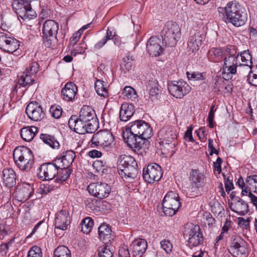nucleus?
I'll return each mask as SVG.
<instances>
[{
	"mask_svg": "<svg viewBox=\"0 0 257 257\" xmlns=\"http://www.w3.org/2000/svg\"><path fill=\"white\" fill-rule=\"evenodd\" d=\"M152 129L149 123L138 119L131 122L123 133V139L127 146L134 151L143 156L149 144L147 139L152 136Z\"/></svg>",
	"mask_w": 257,
	"mask_h": 257,
	"instance_id": "f257e3e1",
	"label": "nucleus"
},
{
	"mask_svg": "<svg viewBox=\"0 0 257 257\" xmlns=\"http://www.w3.org/2000/svg\"><path fill=\"white\" fill-rule=\"evenodd\" d=\"M219 16L226 23H230L236 27L244 25L247 20L246 9L235 1L228 3L224 8H218Z\"/></svg>",
	"mask_w": 257,
	"mask_h": 257,
	"instance_id": "f03ea898",
	"label": "nucleus"
},
{
	"mask_svg": "<svg viewBox=\"0 0 257 257\" xmlns=\"http://www.w3.org/2000/svg\"><path fill=\"white\" fill-rule=\"evenodd\" d=\"M13 158L16 165L22 171H29L34 164L32 151L25 146L16 148L13 152Z\"/></svg>",
	"mask_w": 257,
	"mask_h": 257,
	"instance_id": "7ed1b4c3",
	"label": "nucleus"
},
{
	"mask_svg": "<svg viewBox=\"0 0 257 257\" xmlns=\"http://www.w3.org/2000/svg\"><path fill=\"white\" fill-rule=\"evenodd\" d=\"M181 35V28L177 23L173 21L166 22L161 32L163 45L165 47L175 46Z\"/></svg>",
	"mask_w": 257,
	"mask_h": 257,
	"instance_id": "20e7f679",
	"label": "nucleus"
},
{
	"mask_svg": "<svg viewBox=\"0 0 257 257\" xmlns=\"http://www.w3.org/2000/svg\"><path fill=\"white\" fill-rule=\"evenodd\" d=\"M91 142L92 145L101 147L107 152H112L116 148L114 137L108 131H99L94 134Z\"/></svg>",
	"mask_w": 257,
	"mask_h": 257,
	"instance_id": "39448f33",
	"label": "nucleus"
},
{
	"mask_svg": "<svg viewBox=\"0 0 257 257\" xmlns=\"http://www.w3.org/2000/svg\"><path fill=\"white\" fill-rule=\"evenodd\" d=\"M228 250L234 257H247L249 254V245L240 236L233 235L230 237Z\"/></svg>",
	"mask_w": 257,
	"mask_h": 257,
	"instance_id": "423d86ee",
	"label": "nucleus"
},
{
	"mask_svg": "<svg viewBox=\"0 0 257 257\" xmlns=\"http://www.w3.org/2000/svg\"><path fill=\"white\" fill-rule=\"evenodd\" d=\"M181 205L179 194L175 191H169L162 201L163 210L165 215L168 216L174 215Z\"/></svg>",
	"mask_w": 257,
	"mask_h": 257,
	"instance_id": "0eeeda50",
	"label": "nucleus"
},
{
	"mask_svg": "<svg viewBox=\"0 0 257 257\" xmlns=\"http://www.w3.org/2000/svg\"><path fill=\"white\" fill-rule=\"evenodd\" d=\"M59 29V25L54 20L46 21L43 25V43L45 46L50 48L54 46L57 41V34Z\"/></svg>",
	"mask_w": 257,
	"mask_h": 257,
	"instance_id": "6e6552de",
	"label": "nucleus"
},
{
	"mask_svg": "<svg viewBox=\"0 0 257 257\" xmlns=\"http://www.w3.org/2000/svg\"><path fill=\"white\" fill-rule=\"evenodd\" d=\"M189 179L192 187L188 189L187 194L197 196L199 193V189L205 185V176L198 169H192L189 173Z\"/></svg>",
	"mask_w": 257,
	"mask_h": 257,
	"instance_id": "1a4fd4ad",
	"label": "nucleus"
},
{
	"mask_svg": "<svg viewBox=\"0 0 257 257\" xmlns=\"http://www.w3.org/2000/svg\"><path fill=\"white\" fill-rule=\"evenodd\" d=\"M158 137L161 140V145L164 147L169 146L174 149L177 144V132L176 129L172 126H167L162 128L158 133Z\"/></svg>",
	"mask_w": 257,
	"mask_h": 257,
	"instance_id": "9d476101",
	"label": "nucleus"
},
{
	"mask_svg": "<svg viewBox=\"0 0 257 257\" xmlns=\"http://www.w3.org/2000/svg\"><path fill=\"white\" fill-rule=\"evenodd\" d=\"M184 236L188 237L187 245L191 248L201 244L204 240L198 225H192L188 230L185 231Z\"/></svg>",
	"mask_w": 257,
	"mask_h": 257,
	"instance_id": "9b49d317",
	"label": "nucleus"
},
{
	"mask_svg": "<svg viewBox=\"0 0 257 257\" xmlns=\"http://www.w3.org/2000/svg\"><path fill=\"white\" fill-rule=\"evenodd\" d=\"M161 167L156 163H151L144 168L143 177L145 182L148 183H153L159 181L162 176Z\"/></svg>",
	"mask_w": 257,
	"mask_h": 257,
	"instance_id": "f8f14e48",
	"label": "nucleus"
},
{
	"mask_svg": "<svg viewBox=\"0 0 257 257\" xmlns=\"http://www.w3.org/2000/svg\"><path fill=\"white\" fill-rule=\"evenodd\" d=\"M170 94L177 98H182L191 90V87L183 80L173 81L168 84Z\"/></svg>",
	"mask_w": 257,
	"mask_h": 257,
	"instance_id": "ddd939ff",
	"label": "nucleus"
},
{
	"mask_svg": "<svg viewBox=\"0 0 257 257\" xmlns=\"http://www.w3.org/2000/svg\"><path fill=\"white\" fill-rule=\"evenodd\" d=\"M71 223V217L68 210L62 209L55 215L54 220L55 233H58V230H66Z\"/></svg>",
	"mask_w": 257,
	"mask_h": 257,
	"instance_id": "4468645a",
	"label": "nucleus"
},
{
	"mask_svg": "<svg viewBox=\"0 0 257 257\" xmlns=\"http://www.w3.org/2000/svg\"><path fill=\"white\" fill-rule=\"evenodd\" d=\"M88 192L93 196L99 199L107 197L111 191L110 186L106 183L90 184L87 187Z\"/></svg>",
	"mask_w": 257,
	"mask_h": 257,
	"instance_id": "2eb2a0df",
	"label": "nucleus"
},
{
	"mask_svg": "<svg viewBox=\"0 0 257 257\" xmlns=\"http://www.w3.org/2000/svg\"><path fill=\"white\" fill-rule=\"evenodd\" d=\"M58 171L50 162L42 164L37 170V176L41 180H51L56 177Z\"/></svg>",
	"mask_w": 257,
	"mask_h": 257,
	"instance_id": "dca6fc26",
	"label": "nucleus"
},
{
	"mask_svg": "<svg viewBox=\"0 0 257 257\" xmlns=\"http://www.w3.org/2000/svg\"><path fill=\"white\" fill-rule=\"evenodd\" d=\"M26 113L31 120L34 121L40 120L45 116L42 107L37 101H32L28 104Z\"/></svg>",
	"mask_w": 257,
	"mask_h": 257,
	"instance_id": "f3484780",
	"label": "nucleus"
},
{
	"mask_svg": "<svg viewBox=\"0 0 257 257\" xmlns=\"http://www.w3.org/2000/svg\"><path fill=\"white\" fill-rule=\"evenodd\" d=\"M0 45L2 46L1 48L5 51L13 53L19 48L20 44L19 42L16 39L7 37L6 34L1 33L0 35Z\"/></svg>",
	"mask_w": 257,
	"mask_h": 257,
	"instance_id": "a211bd4d",
	"label": "nucleus"
},
{
	"mask_svg": "<svg viewBox=\"0 0 257 257\" xmlns=\"http://www.w3.org/2000/svg\"><path fill=\"white\" fill-rule=\"evenodd\" d=\"M202 35L200 32L193 31L190 32V37L187 44V50L189 54L195 53L198 51L202 44Z\"/></svg>",
	"mask_w": 257,
	"mask_h": 257,
	"instance_id": "6ab92c4d",
	"label": "nucleus"
},
{
	"mask_svg": "<svg viewBox=\"0 0 257 257\" xmlns=\"http://www.w3.org/2000/svg\"><path fill=\"white\" fill-rule=\"evenodd\" d=\"M232 202L229 203L230 209L238 215L243 216L249 211L248 204L238 196L232 198Z\"/></svg>",
	"mask_w": 257,
	"mask_h": 257,
	"instance_id": "aec40b11",
	"label": "nucleus"
},
{
	"mask_svg": "<svg viewBox=\"0 0 257 257\" xmlns=\"http://www.w3.org/2000/svg\"><path fill=\"white\" fill-rule=\"evenodd\" d=\"M160 40L157 36L151 37L147 44V50L152 56H158L162 52L163 48L160 44Z\"/></svg>",
	"mask_w": 257,
	"mask_h": 257,
	"instance_id": "412c9836",
	"label": "nucleus"
},
{
	"mask_svg": "<svg viewBox=\"0 0 257 257\" xmlns=\"http://www.w3.org/2000/svg\"><path fill=\"white\" fill-rule=\"evenodd\" d=\"M148 243L145 239H135L130 245L133 257H141L146 251Z\"/></svg>",
	"mask_w": 257,
	"mask_h": 257,
	"instance_id": "4be33fe9",
	"label": "nucleus"
},
{
	"mask_svg": "<svg viewBox=\"0 0 257 257\" xmlns=\"http://www.w3.org/2000/svg\"><path fill=\"white\" fill-rule=\"evenodd\" d=\"M34 192V189L29 184H23L16 189V199L19 202H24L29 199Z\"/></svg>",
	"mask_w": 257,
	"mask_h": 257,
	"instance_id": "5701e85b",
	"label": "nucleus"
},
{
	"mask_svg": "<svg viewBox=\"0 0 257 257\" xmlns=\"http://www.w3.org/2000/svg\"><path fill=\"white\" fill-rule=\"evenodd\" d=\"M118 174L124 180H131L136 178L139 173L138 164H133L125 169H118Z\"/></svg>",
	"mask_w": 257,
	"mask_h": 257,
	"instance_id": "b1692460",
	"label": "nucleus"
},
{
	"mask_svg": "<svg viewBox=\"0 0 257 257\" xmlns=\"http://www.w3.org/2000/svg\"><path fill=\"white\" fill-rule=\"evenodd\" d=\"M77 90V87L73 82H67L61 90L63 99L67 101H72L74 99Z\"/></svg>",
	"mask_w": 257,
	"mask_h": 257,
	"instance_id": "393cba45",
	"label": "nucleus"
},
{
	"mask_svg": "<svg viewBox=\"0 0 257 257\" xmlns=\"http://www.w3.org/2000/svg\"><path fill=\"white\" fill-rule=\"evenodd\" d=\"M17 176L14 170L11 168L5 169L3 171V182L8 188L13 187L16 184Z\"/></svg>",
	"mask_w": 257,
	"mask_h": 257,
	"instance_id": "a878e982",
	"label": "nucleus"
},
{
	"mask_svg": "<svg viewBox=\"0 0 257 257\" xmlns=\"http://www.w3.org/2000/svg\"><path fill=\"white\" fill-rule=\"evenodd\" d=\"M112 231L110 226L106 224H102L98 227V235L99 239L103 241L105 244L110 243L113 239L112 235Z\"/></svg>",
	"mask_w": 257,
	"mask_h": 257,
	"instance_id": "bb28decb",
	"label": "nucleus"
},
{
	"mask_svg": "<svg viewBox=\"0 0 257 257\" xmlns=\"http://www.w3.org/2000/svg\"><path fill=\"white\" fill-rule=\"evenodd\" d=\"M135 112L134 105L132 103L122 104L119 110V118L122 121L129 120Z\"/></svg>",
	"mask_w": 257,
	"mask_h": 257,
	"instance_id": "cd10ccee",
	"label": "nucleus"
},
{
	"mask_svg": "<svg viewBox=\"0 0 257 257\" xmlns=\"http://www.w3.org/2000/svg\"><path fill=\"white\" fill-rule=\"evenodd\" d=\"M79 117L85 123L97 118L95 112L91 107L84 105L81 109Z\"/></svg>",
	"mask_w": 257,
	"mask_h": 257,
	"instance_id": "c85d7f7f",
	"label": "nucleus"
},
{
	"mask_svg": "<svg viewBox=\"0 0 257 257\" xmlns=\"http://www.w3.org/2000/svg\"><path fill=\"white\" fill-rule=\"evenodd\" d=\"M38 129L34 126L24 127L21 130V136L26 142L31 141L36 134Z\"/></svg>",
	"mask_w": 257,
	"mask_h": 257,
	"instance_id": "c756f323",
	"label": "nucleus"
},
{
	"mask_svg": "<svg viewBox=\"0 0 257 257\" xmlns=\"http://www.w3.org/2000/svg\"><path fill=\"white\" fill-rule=\"evenodd\" d=\"M224 51L220 48H212L207 53L209 60L213 62H218L223 58Z\"/></svg>",
	"mask_w": 257,
	"mask_h": 257,
	"instance_id": "7c9ffc66",
	"label": "nucleus"
},
{
	"mask_svg": "<svg viewBox=\"0 0 257 257\" xmlns=\"http://www.w3.org/2000/svg\"><path fill=\"white\" fill-rule=\"evenodd\" d=\"M158 82L155 78H152L148 81V87L150 88V97L153 100L157 98L160 89L158 87Z\"/></svg>",
	"mask_w": 257,
	"mask_h": 257,
	"instance_id": "2f4dec72",
	"label": "nucleus"
},
{
	"mask_svg": "<svg viewBox=\"0 0 257 257\" xmlns=\"http://www.w3.org/2000/svg\"><path fill=\"white\" fill-rule=\"evenodd\" d=\"M118 162V169H125L137 163L133 157L125 155L120 156Z\"/></svg>",
	"mask_w": 257,
	"mask_h": 257,
	"instance_id": "473e14b6",
	"label": "nucleus"
},
{
	"mask_svg": "<svg viewBox=\"0 0 257 257\" xmlns=\"http://www.w3.org/2000/svg\"><path fill=\"white\" fill-rule=\"evenodd\" d=\"M40 138L45 144L52 149H58L60 146L59 143L53 136L42 134L40 135Z\"/></svg>",
	"mask_w": 257,
	"mask_h": 257,
	"instance_id": "72a5a7b5",
	"label": "nucleus"
},
{
	"mask_svg": "<svg viewBox=\"0 0 257 257\" xmlns=\"http://www.w3.org/2000/svg\"><path fill=\"white\" fill-rule=\"evenodd\" d=\"M35 76L29 73L28 71L24 72L19 79L18 83L23 87H29L35 82Z\"/></svg>",
	"mask_w": 257,
	"mask_h": 257,
	"instance_id": "f704fd0d",
	"label": "nucleus"
},
{
	"mask_svg": "<svg viewBox=\"0 0 257 257\" xmlns=\"http://www.w3.org/2000/svg\"><path fill=\"white\" fill-rule=\"evenodd\" d=\"M72 173V170L69 168V165H66V167L64 169L58 170V173L56 174L57 177L56 179V181L58 183H61L65 181L70 176Z\"/></svg>",
	"mask_w": 257,
	"mask_h": 257,
	"instance_id": "c9c22d12",
	"label": "nucleus"
},
{
	"mask_svg": "<svg viewBox=\"0 0 257 257\" xmlns=\"http://www.w3.org/2000/svg\"><path fill=\"white\" fill-rule=\"evenodd\" d=\"M106 84L103 81L97 80L95 83V89L98 95L106 97L108 96V93L106 87Z\"/></svg>",
	"mask_w": 257,
	"mask_h": 257,
	"instance_id": "e433bc0d",
	"label": "nucleus"
},
{
	"mask_svg": "<svg viewBox=\"0 0 257 257\" xmlns=\"http://www.w3.org/2000/svg\"><path fill=\"white\" fill-rule=\"evenodd\" d=\"M245 182L248 191L257 192V175L247 176Z\"/></svg>",
	"mask_w": 257,
	"mask_h": 257,
	"instance_id": "4c0bfd02",
	"label": "nucleus"
},
{
	"mask_svg": "<svg viewBox=\"0 0 257 257\" xmlns=\"http://www.w3.org/2000/svg\"><path fill=\"white\" fill-rule=\"evenodd\" d=\"M54 257H71L70 250L64 245L58 246L53 253Z\"/></svg>",
	"mask_w": 257,
	"mask_h": 257,
	"instance_id": "58836bf2",
	"label": "nucleus"
},
{
	"mask_svg": "<svg viewBox=\"0 0 257 257\" xmlns=\"http://www.w3.org/2000/svg\"><path fill=\"white\" fill-rule=\"evenodd\" d=\"M241 57V60L243 64L242 65L248 66L251 68L252 66V56L248 50L243 51L238 53Z\"/></svg>",
	"mask_w": 257,
	"mask_h": 257,
	"instance_id": "ea45409f",
	"label": "nucleus"
},
{
	"mask_svg": "<svg viewBox=\"0 0 257 257\" xmlns=\"http://www.w3.org/2000/svg\"><path fill=\"white\" fill-rule=\"evenodd\" d=\"M81 225L82 231L87 234L90 232L93 226V220L89 217H86L82 221Z\"/></svg>",
	"mask_w": 257,
	"mask_h": 257,
	"instance_id": "a19ab883",
	"label": "nucleus"
},
{
	"mask_svg": "<svg viewBox=\"0 0 257 257\" xmlns=\"http://www.w3.org/2000/svg\"><path fill=\"white\" fill-rule=\"evenodd\" d=\"M237 65H229L228 66L223 67L222 75L223 78L225 80H229L231 79L233 74H235L236 73V68Z\"/></svg>",
	"mask_w": 257,
	"mask_h": 257,
	"instance_id": "79ce46f5",
	"label": "nucleus"
},
{
	"mask_svg": "<svg viewBox=\"0 0 257 257\" xmlns=\"http://www.w3.org/2000/svg\"><path fill=\"white\" fill-rule=\"evenodd\" d=\"M99 257H112V252L107 244L102 245L97 249Z\"/></svg>",
	"mask_w": 257,
	"mask_h": 257,
	"instance_id": "37998d69",
	"label": "nucleus"
},
{
	"mask_svg": "<svg viewBox=\"0 0 257 257\" xmlns=\"http://www.w3.org/2000/svg\"><path fill=\"white\" fill-rule=\"evenodd\" d=\"M238 56L239 54H238L236 56H235L233 54H230L228 57H225L224 58V63L223 67H226L229 65H231L232 66H233V65H237V59Z\"/></svg>",
	"mask_w": 257,
	"mask_h": 257,
	"instance_id": "c03bdc74",
	"label": "nucleus"
},
{
	"mask_svg": "<svg viewBox=\"0 0 257 257\" xmlns=\"http://www.w3.org/2000/svg\"><path fill=\"white\" fill-rule=\"evenodd\" d=\"M97 118L92 120L89 122L86 123V126L85 127V133H93L98 127Z\"/></svg>",
	"mask_w": 257,
	"mask_h": 257,
	"instance_id": "a18cd8bd",
	"label": "nucleus"
},
{
	"mask_svg": "<svg viewBox=\"0 0 257 257\" xmlns=\"http://www.w3.org/2000/svg\"><path fill=\"white\" fill-rule=\"evenodd\" d=\"M10 196V191L6 192L5 196H3V201L5 203L1 207V208L6 209V211H8L9 212H10V210H12V205L11 203L9 202Z\"/></svg>",
	"mask_w": 257,
	"mask_h": 257,
	"instance_id": "49530a36",
	"label": "nucleus"
},
{
	"mask_svg": "<svg viewBox=\"0 0 257 257\" xmlns=\"http://www.w3.org/2000/svg\"><path fill=\"white\" fill-rule=\"evenodd\" d=\"M186 75L189 80L197 81L204 80L205 79L203 74L199 72H193L191 73L187 72Z\"/></svg>",
	"mask_w": 257,
	"mask_h": 257,
	"instance_id": "de8ad7c7",
	"label": "nucleus"
},
{
	"mask_svg": "<svg viewBox=\"0 0 257 257\" xmlns=\"http://www.w3.org/2000/svg\"><path fill=\"white\" fill-rule=\"evenodd\" d=\"M50 113L52 117L59 118L62 115V109L59 105H52L50 108Z\"/></svg>",
	"mask_w": 257,
	"mask_h": 257,
	"instance_id": "09e8293b",
	"label": "nucleus"
},
{
	"mask_svg": "<svg viewBox=\"0 0 257 257\" xmlns=\"http://www.w3.org/2000/svg\"><path fill=\"white\" fill-rule=\"evenodd\" d=\"M122 93L130 99H132L137 97V93L135 90L131 86H125L123 90Z\"/></svg>",
	"mask_w": 257,
	"mask_h": 257,
	"instance_id": "8fccbe9b",
	"label": "nucleus"
},
{
	"mask_svg": "<svg viewBox=\"0 0 257 257\" xmlns=\"http://www.w3.org/2000/svg\"><path fill=\"white\" fill-rule=\"evenodd\" d=\"M41 249L38 246H33L28 252L27 257H42Z\"/></svg>",
	"mask_w": 257,
	"mask_h": 257,
	"instance_id": "3c124183",
	"label": "nucleus"
},
{
	"mask_svg": "<svg viewBox=\"0 0 257 257\" xmlns=\"http://www.w3.org/2000/svg\"><path fill=\"white\" fill-rule=\"evenodd\" d=\"M64 159L62 158V156L61 158H56L54 160L50 162L51 164H53L55 168L58 171V170L61 169H64L65 167H66V165L64 163Z\"/></svg>",
	"mask_w": 257,
	"mask_h": 257,
	"instance_id": "603ef678",
	"label": "nucleus"
},
{
	"mask_svg": "<svg viewBox=\"0 0 257 257\" xmlns=\"http://www.w3.org/2000/svg\"><path fill=\"white\" fill-rule=\"evenodd\" d=\"M75 153L73 151L68 150L66 151L65 155L62 156V158L66 161L68 165L71 164L75 158Z\"/></svg>",
	"mask_w": 257,
	"mask_h": 257,
	"instance_id": "864d4df0",
	"label": "nucleus"
},
{
	"mask_svg": "<svg viewBox=\"0 0 257 257\" xmlns=\"http://www.w3.org/2000/svg\"><path fill=\"white\" fill-rule=\"evenodd\" d=\"M85 124L86 123L82 121L81 119L79 117L76 126L73 129L74 131L79 134H84L85 127L86 126Z\"/></svg>",
	"mask_w": 257,
	"mask_h": 257,
	"instance_id": "5fc2aeb1",
	"label": "nucleus"
},
{
	"mask_svg": "<svg viewBox=\"0 0 257 257\" xmlns=\"http://www.w3.org/2000/svg\"><path fill=\"white\" fill-rule=\"evenodd\" d=\"M161 248L164 250L167 253H170L172 250L173 245L171 242L168 239H164L160 242Z\"/></svg>",
	"mask_w": 257,
	"mask_h": 257,
	"instance_id": "6e6d98bb",
	"label": "nucleus"
},
{
	"mask_svg": "<svg viewBox=\"0 0 257 257\" xmlns=\"http://www.w3.org/2000/svg\"><path fill=\"white\" fill-rule=\"evenodd\" d=\"M247 80L249 83L254 86H257V70L254 72L250 71L247 75Z\"/></svg>",
	"mask_w": 257,
	"mask_h": 257,
	"instance_id": "4d7b16f0",
	"label": "nucleus"
},
{
	"mask_svg": "<svg viewBox=\"0 0 257 257\" xmlns=\"http://www.w3.org/2000/svg\"><path fill=\"white\" fill-rule=\"evenodd\" d=\"M94 168H96L97 171H102V173L104 172L106 170V162L102 160H96L93 164Z\"/></svg>",
	"mask_w": 257,
	"mask_h": 257,
	"instance_id": "13d9d810",
	"label": "nucleus"
},
{
	"mask_svg": "<svg viewBox=\"0 0 257 257\" xmlns=\"http://www.w3.org/2000/svg\"><path fill=\"white\" fill-rule=\"evenodd\" d=\"M81 33L80 31L73 34V36L70 38L69 47H73L79 41Z\"/></svg>",
	"mask_w": 257,
	"mask_h": 257,
	"instance_id": "bf43d9fd",
	"label": "nucleus"
},
{
	"mask_svg": "<svg viewBox=\"0 0 257 257\" xmlns=\"http://www.w3.org/2000/svg\"><path fill=\"white\" fill-rule=\"evenodd\" d=\"M222 175L224 177L225 190L229 194V192L234 188L232 181L229 180L228 177H226L224 173H222Z\"/></svg>",
	"mask_w": 257,
	"mask_h": 257,
	"instance_id": "052dcab7",
	"label": "nucleus"
},
{
	"mask_svg": "<svg viewBox=\"0 0 257 257\" xmlns=\"http://www.w3.org/2000/svg\"><path fill=\"white\" fill-rule=\"evenodd\" d=\"M39 65L36 62H34L30 64L29 69H27L26 71H28V73L35 76L38 72Z\"/></svg>",
	"mask_w": 257,
	"mask_h": 257,
	"instance_id": "680f3d73",
	"label": "nucleus"
},
{
	"mask_svg": "<svg viewBox=\"0 0 257 257\" xmlns=\"http://www.w3.org/2000/svg\"><path fill=\"white\" fill-rule=\"evenodd\" d=\"M118 257H130V253L126 246L120 247L118 250Z\"/></svg>",
	"mask_w": 257,
	"mask_h": 257,
	"instance_id": "e2e57ef3",
	"label": "nucleus"
},
{
	"mask_svg": "<svg viewBox=\"0 0 257 257\" xmlns=\"http://www.w3.org/2000/svg\"><path fill=\"white\" fill-rule=\"evenodd\" d=\"M222 160L221 158L218 157L216 162L213 163L214 171L218 172V174L221 172V164Z\"/></svg>",
	"mask_w": 257,
	"mask_h": 257,
	"instance_id": "0e129e2a",
	"label": "nucleus"
},
{
	"mask_svg": "<svg viewBox=\"0 0 257 257\" xmlns=\"http://www.w3.org/2000/svg\"><path fill=\"white\" fill-rule=\"evenodd\" d=\"M79 117H77L76 115H72L69 118L68 121V125L70 129L73 130L76 126L77 121Z\"/></svg>",
	"mask_w": 257,
	"mask_h": 257,
	"instance_id": "69168bd1",
	"label": "nucleus"
},
{
	"mask_svg": "<svg viewBox=\"0 0 257 257\" xmlns=\"http://www.w3.org/2000/svg\"><path fill=\"white\" fill-rule=\"evenodd\" d=\"M249 221L250 220L249 218L244 219L242 217L238 218V224L240 225H243L244 226V228L246 229L249 227Z\"/></svg>",
	"mask_w": 257,
	"mask_h": 257,
	"instance_id": "338daca9",
	"label": "nucleus"
},
{
	"mask_svg": "<svg viewBox=\"0 0 257 257\" xmlns=\"http://www.w3.org/2000/svg\"><path fill=\"white\" fill-rule=\"evenodd\" d=\"M107 41L106 38L103 37V38L96 43L94 46V49L95 50H99L102 48L104 45L107 43Z\"/></svg>",
	"mask_w": 257,
	"mask_h": 257,
	"instance_id": "774afa93",
	"label": "nucleus"
}]
</instances>
